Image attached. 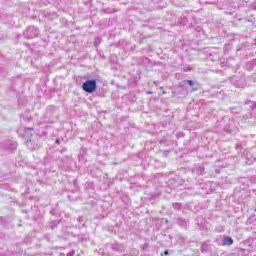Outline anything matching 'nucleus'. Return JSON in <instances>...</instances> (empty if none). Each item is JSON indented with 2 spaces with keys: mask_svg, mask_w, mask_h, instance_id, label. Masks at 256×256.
I'll use <instances>...</instances> for the list:
<instances>
[{
  "mask_svg": "<svg viewBox=\"0 0 256 256\" xmlns=\"http://www.w3.org/2000/svg\"><path fill=\"white\" fill-rule=\"evenodd\" d=\"M83 91L86 93H93L95 89H97V81L96 80H88L82 85Z\"/></svg>",
  "mask_w": 256,
  "mask_h": 256,
  "instance_id": "1",
  "label": "nucleus"
},
{
  "mask_svg": "<svg viewBox=\"0 0 256 256\" xmlns=\"http://www.w3.org/2000/svg\"><path fill=\"white\" fill-rule=\"evenodd\" d=\"M18 135H20V137H25V139H30L31 135H33V128H23L20 127L17 130Z\"/></svg>",
  "mask_w": 256,
  "mask_h": 256,
  "instance_id": "2",
  "label": "nucleus"
},
{
  "mask_svg": "<svg viewBox=\"0 0 256 256\" xmlns=\"http://www.w3.org/2000/svg\"><path fill=\"white\" fill-rule=\"evenodd\" d=\"M25 35L28 37V39H33V37H37V35H39V31L36 27L31 26L26 29Z\"/></svg>",
  "mask_w": 256,
  "mask_h": 256,
  "instance_id": "3",
  "label": "nucleus"
},
{
  "mask_svg": "<svg viewBox=\"0 0 256 256\" xmlns=\"http://www.w3.org/2000/svg\"><path fill=\"white\" fill-rule=\"evenodd\" d=\"M224 245H233V239L229 237L225 238Z\"/></svg>",
  "mask_w": 256,
  "mask_h": 256,
  "instance_id": "4",
  "label": "nucleus"
},
{
  "mask_svg": "<svg viewBox=\"0 0 256 256\" xmlns=\"http://www.w3.org/2000/svg\"><path fill=\"white\" fill-rule=\"evenodd\" d=\"M184 83H187V85H190V87H193L194 82L192 80H186Z\"/></svg>",
  "mask_w": 256,
  "mask_h": 256,
  "instance_id": "5",
  "label": "nucleus"
},
{
  "mask_svg": "<svg viewBox=\"0 0 256 256\" xmlns=\"http://www.w3.org/2000/svg\"><path fill=\"white\" fill-rule=\"evenodd\" d=\"M179 207H181V204H179V203H174L173 204L174 209H179Z\"/></svg>",
  "mask_w": 256,
  "mask_h": 256,
  "instance_id": "6",
  "label": "nucleus"
},
{
  "mask_svg": "<svg viewBox=\"0 0 256 256\" xmlns=\"http://www.w3.org/2000/svg\"><path fill=\"white\" fill-rule=\"evenodd\" d=\"M97 43H99V40H96V41H95V44H97Z\"/></svg>",
  "mask_w": 256,
  "mask_h": 256,
  "instance_id": "7",
  "label": "nucleus"
},
{
  "mask_svg": "<svg viewBox=\"0 0 256 256\" xmlns=\"http://www.w3.org/2000/svg\"><path fill=\"white\" fill-rule=\"evenodd\" d=\"M97 43H99V40H96V41H95V44H97Z\"/></svg>",
  "mask_w": 256,
  "mask_h": 256,
  "instance_id": "8",
  "label": "nucleus"
},
{
  "mask_svg": "<svg viewBox=\"0 0 256 256\" xmlns=\"http://www.w3.org/2000/svg\"><path fill=\"white\" fill-rule=\"evenodd\" d=\"M14 147H17V144H14Z\"/></svg>",
  "mask_w": 256,
  "mask_h": 256,
  "instance_id": "9",
  "label": "nucleus"
},
{
  "mask_svg": "<svg viewBox=\"0 0 256 256\" xmlns=\"http://www.w3.org/2000/svg\"><path fill=\"white\" fill-rule=\"evenodd\" d=\"M167 254H168V252L166 251V252H165V255H167Z\"/></svg>",
  "mask_w": 256,
  "mask_h": 256,
  "instance_id": "10",
  "label": "nucleus"
},
{
  "mask_svg": "<svg viewBox=\"0 0 256 256\" xmlns=\"http://www.w3.org/2000/svg\"><path fill=\"white\" fill-rule=\"evenodd\" d=\"M166 92L165 91H163V94H165Z\"/></svg>",
  "mask_w": 256,
  "mask_h": 256,
  "instance_id": "11",
  "label": "nucleus"
}]
</instances>
